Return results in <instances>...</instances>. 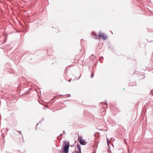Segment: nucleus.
Returning <instances> with one entry per match:
<instances>
[{"label": "nucleus", "instance_id": "f257e3e1", "mask_svg": "<svg viewBox=\"0 0 153 153\" xmlns=\"http://www.w3.org/2000/svg\"><path fill=\"white\" fill-rule=\"evenodd\" d=\"M65 145L64 146L63 148L61 150L59 151V152L61 153V152L62 153H68L69 152V143H66V141H64Z\"/></svg>", "mask_w": 153, "mask_h": 153}, {"label": "nucleus", "instance_id": "f03ea898", "mask_svg": "<svg viewBox=\"0 0 153 153\" xmlns=\"http://www.w3.org/2000/svg\"><path fill=\"white\" fill-rule=\"evenodd\" d=\"M99 36L100 38L101 37L102 39L104 40H106L107 38V37L105 34L101 32H100L99 33Z\"/></svg>", "mask_w": 153, "mask_h": 153}, {"label": "nucleus", "instance_id": "7ed1b4c3", "mask_svg": "<svg viewBox=\"0 0 153 153\" xmlns=\"http://www.w3.org/2000/svg\"><path fill=\"white\" fill-rule=\"evenodd\" d=\"M79 143L80 144L82 145H85L86 144V141L82 139L79 140Z\"/></svg>", "mask_w": 153, "mask_h": 153}, {"label": "nucleus", "instance_id": "20e7f679", "mask_svg": "<svg viewBox=\"0 0 153 153\" xmlns=\"http://www.w3.org/2000/svg\"><path fill=\"white\" fill-rule=\"evenodd\" d=\"M77 148L79 151H75V152L76 153H79V152H81V148L80 146L78 143L77 145Z\"/></svg>", "mask_w": 153, "mask_h": 153}, {"label": "nucleus", "instance_id": "39448f33", "mask_svg": "<svg viewBox=\"0 0 153 153\" xmlns=\"http://www.w3.org/2000/svg\"><path fill=\"white\" fill-rule=\"evenodd\" d=\"M129 85L130 86H136V84L135 83H134V84L131 85V84H129Z\"/></svg>", "mask_w": 153, "mask_h": 153}, {"label": "nucleus", "instance_id": "423d86ee", "mask_svg": "<svg viewBox=\"0 0 153 153\" xmlns=\"http://www.w3.org/2000/svg\"><path fill=\"white\" fill-rule=\"evenodd\" d=\"M91 34L92 35L94 36L96 35V33L94 32H92Z\"/></svg>", "mask_w": 153, "mask_h": 153}, {"label": "nucleus", "instance_id": "0eeeda50", "mask_svg": "<svg viewBox=\"0 0 153 153\" xmlns=\"http://www.w3.org/2000/svg\"><path fill=\"white\" fill-rule=\"evenodd\" d=\"M98 36L96 35L95 36V37H94V38L95 39H98Z\"/></svg>", "mask_w": 153, "mask_h": 153}, {"label": "nucleus", "instance_id": "6e6552de", "mask_svg": "<svg viewBox=\"0 0 153 153\" xmlns=\"http://www.w3.org/2000/svg\"><path fill=\"white\" fill-rule=\"evenodd\" d=\"M82 137L81 136H80V137H79V135H78V139L79 140H81V139H82Z\"/></svg>", "mask_w": 153, "mask_h": 153}, {"label": "nucleus", "instance_id": "1a4fd4ad", "mask_svg": "<svg viewBox=\"0 0 153 153\" xmlns=\"http://www.w3.org/2000/svg\"><path fill=\"white\" fill-rule=\"evenodd\" d=\"M107 144H108V146H109V145H108V142H109V141L108 140V138H107Z\"/></svg>", "mask_w": 153, "mask_h": 153}, {"label": "nucleus", "instance_id": "9d476101", "mask_svg": "<svg viewBox=\"0 0 153 153\" xmlns=\"http://www.w3.org/2000/svg\"><path fill=\"white\" fill-rule=\"evenodd\" d=\"M17 131L18 133H20L21 134L22 136V137L23 136V135L21 133V131Z\"/></svg>", "mask_w": 153, "mask_h": 153}, {"label": "nucleus", "instance_id": "9b49d317", "mask_svg": "<svg viewBox=\"0 0 153 153\" xmlns=\"http://www.w3.org/2000/svg\"><path fill=\"white\" fill-rule=\"evenodd\" d=\"M101 58H103V56H102V57H100V59H99V61H102L101 60H100V59Z\"/></svg>", "mask_w": 153, "mask_h": 153}, {"label": "nucleus", "instance_id": "f8f14e48", "mask_svg": "<svg viewBox=\"0 0 153 153\" xmlns=\"http://www.w3.org/2000/svg\"><path fill=\"white\" fill-rule=\"evenodd\" d=\"M41 123V121H39L38 123H37V124L36 125V127H37V126L38 125V123Z\"/></svg>", "mask_w": 153, "mask_h": 153}, {"label": "nucleus", "instance_id": "ddd939ff", "mask_svg": "<svg viewBox=\"0 0 153 153\" xmlns=\"http://www.w3.org/2000/svg\"><path fill=\"white\" fill-rule=\"evenodd\" d=\"M81 76V75H80L79 76V77L78 78H76V79H79L80 78V77Z\"/></svg>", "mask_w": 153, "mask_h": 153}, {"label": "nucleus", "instance_id": "4468645a", "mask_svg": "<svg viewBox=\"0 0 153 153\" xmlns=\"http://www.w3.org/2000/svg\"><path fill=\"white\" fill-rule=\"evenodd\" d=\"M93 76H94V75H93L92 73H91V78H93Z\"/></svg>", "mask_w": 153, "mask_h": 153}, {"label": "nucleus", "instance_id": "2eb2a0df", "mask_svg": "<svg viewBox=\"0 0 153 153\" xmlns=\"http://www.w3.org/2000/svg\"><path fill=\"white\" fill-rule=\"evenodd\" d=\"M108 153H111V152L110 150L109 151L108 150Z\"/></svg>", "mask_w": 153, "mask_h": 153}, {"label": "nucleus", "instance_id": "dca6fc26", "mask_svg": "<svg viewBox=\"0 0 153 153\" xmlns=\"http://www.w3.org/2000/svg\"><path fill=\"white\" fill-rule=\"evenodd\" d=\"M71 79H70L69 80V82H70L71 81Z\"/></svg>", "mask_w": 153, "mask_h": 153}, {"label": "nucleus", "instance_id": "f3484780", "mask_svg": "<svg viewBox=\"0 0 153 153\" xmlns=\"http://www.w3.org/2000/svg\"><path fill=\"white\" fill-rule=\"evenodd\" d=\"M62 133H61L59 135V136H62Z\"/></svg>", "mask_w": 153, "mask_h": 153}, {"label": "nucleus", "instance_id": "a211bd4d", "mask_svg": "<svg viewBox=\"0 0 153 153\" xmlns=\"http://www.w3.org/2000/svg\"><path fill=\"white\" fill-rule=\"evenodd\" d=\"M105 104H106V106H107V103L106 102V101H105Z\"/></svg>", "mask_w": 153, "mask_h": 153}, {"label": "nucleus", "instance_id": "6ab92c4d", "mask_svg": "<svg viewBox=\"0 0 153 153\" xmlns=\"http://www.w3.org/2000/svg\"><path fill=\"white\" fill-rule=\"evenodd\" d=\"M6 130L7 131H9V129L8 128H6Z\"/></svg>", "mask_w": 153, "mask_h": 153}, {"label": "nucleus", "instance_id": "aec40b11", "mask_svg": "<svg viewBox=\"0 0 153 153\" xmlns=\"http://www.w3.org/2000/svg\"><path fill=\"white\" fill-rule=\"evenodd\" d=\"M67 95H68L69 97L71 96V95L70 94H68Z\"/></svg>", "mask_w": 153, "mask_h": 153}, {"label": "nucleus", "instance_id": "412c9836", "mask_svg": "<svg viewBox=\"0 0 153 153\" xmlns=\"http://www.w3.org/2000/svg\"><path fill=\"white\" fill-rule=\"evenodd\" d=\"M63 133H64V134L65 133V131H63Z\"/></svg>", "mask_w": 153, "mask_h": 153}, {"label": "nucleus", "instance_id": "4be33fe9", "mask_svg": "<svg viewBox=\"0 0 153 153\" xmlns=\"http://www.w3.org/2000/svg\"><path fill=\"white\" fill-rule=\"evenodd\" d=\"M94 54H92V55H91V56H94Z\"/></svg>", "mask_w": 153, "mask_h": 153}, {"label": "nucleus", "instance_id": "5701e85b", "mask_svg": "<svg viewBox=\"0 0 153 153\" xmlns=\"http://www.w3.org/2000/svg\"><path fill=\"white\" fill-rule=\"evenodd\" d=\"M125 143H126V141H125Z\"/></svg>", "mask_w": 153, "mask_h": 153}, {"label": "nucleus", "instance_id": "b1692460", "mask_svg": "<svg viewBox=\"0 0 153 153\" xmlns=\"http://www.w3.org/2000/svg\"><path fill=\"white\" fill-rule=\"evenodd\" d=\"M65 74H66V71H65Z\"/></svg>", "mask_w": 153, "mask_h": 153}, {"label": "nucleus", "instance_id": "393cba45", "mask_svg": "<svg viewBox=\"0 0 153 153\" xmlns=\"http://www.w3.org/2000/svg\"><path fill=\"white\" fill-rule=\"evenodd\" d=\"M44 120V119L43 118L42 119V120Z\"/></svg>", "mask_w": 153, "mask_h": 153}, {"label": "nucleus", "instance_id": "a878e982", "mask_svg": "<svg viewBox=\"0 0 153 153\" xmlns=\"http://www.w3.org/2000/svg\"><path fill=\"white\" fill-rule=\"evenodd\" d=\"M100 130H102V129H100Z\"/></svg>", "mask_w": 153, "mask_h": 153}, {"label": "nucleus", "instance_id": "bb28decb", "mask_svg": "<svg viewBox=\"0 0 153 153\" xmlns=\"http://www.w3.org/2000/svg\"><path fill=\"white\" fill-rule=\"evenodd\" d=\"M60 95V96H62V95Z\"/></svg>", "mask_w": 153, "mask_h": 153}, {"label": "nucleus", "instance_id": "cd10ccee", "mask_svg": "<svg viewBox=\"0 0 153 153\" xmlns=\"http://www.w3.org/2000/svg\"><path fill=\"white\" fill-rule=\"evenodd\" d=\"M79 153H81V152H79Z\"/></svg>", "mask_w": 153, "mask_h": 153}]
</instances>
